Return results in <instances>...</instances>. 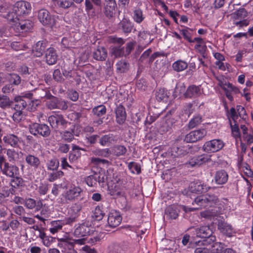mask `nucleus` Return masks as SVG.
Masks as SVG:
<instances>
[{
  "instance_id": "obj_1",
  "label": "nucleus",
  "mask_w": 253,
  "mask_h": 253,
  "mask_svg": "<svg viewBox=\"0 0 253 253\" xmlns=\"http://www.w3.org/2000/svg\"><path fill=\"white\" fill-rule=\"evenodd\" d=\"M218 201V199L215 195L213 194H206L201 195L195 198L194 202L197 205V207L193 208L184 207L186 212L191 211L199 210L203 208H207L208 207H212Z\"/></svg>"
},
{
  "instance_id": "obj_2",
  "label": "nucleus",
  "mask_w": 253,
  "mask_h": 253,
  "mask_svg": "<svg viewBox=\"0 0 253 253\" xmlns=\"http://www.w3.org/2000/svg\"><path fill=\"white\" fill-rule=\"evenodd\" d=\"M30 132L35 136L39 134L43 137H48L51 133L49 126L45 124L33 123L30 125Z\"/></svg>"
},
{
  "instance_id": "obj_3",
  "label": "nucleus",
  "mask_w": 253,
  "mask_h": 253,
  "mask_svg": "<svg viewBox=\"0 0 253 253\" xmlns=\"http://www.w3.org/2000/svg\"><path fill=\"white\" fill-rule=\"evenodd\" d=\"M52 128L55 129L66 128L71 123L66 121L62 115H55L49 116L48 118Z\"/></svg>"
},
{
  "instance_id": "obj_4",
  "label": "nucleus",
  "mask_w": 253,
  "mask_h": 253,
  "mask_svg": "<svg viewBox=\"0 0 253 253\" xmlns=\"http://www.w3.org/2000/svg\"><path fill=\"white\" fill-rule=\"evenodd\" d=\"M94 231V227L89 221L78 224L76 227L74 234L77 237H83L92 234Z\"/></svg>"
},
{
  "instance_id": "obj_5",
  "label": "nucleus",
  "mask_w": 253,
  "mask_h": 253,
  "mask_svg": "<svg viewBox=\"0 0 253 253\" xmlns=\"http://www.w3.org/2000/svg\"><path fill=\"white\" fill-rule=\"evenodd\" d=\"M47 99L48 101L46 102V106L50 110L58 109L65 110L68 107L66 101L52 94Z\"/></svg>"
},
{
  "instance_id": "obj_6",
  "label": "nucleus",
  "mask_w": 253,
  "mask_h": 253,
  "mask_svg": "<svg viewBox=\"0 0 253 253\" xmlns=\"http://www.w3.org/2000/svg\"><path fill=\"white\" fill-rule=\"evenodd\" d=\"M117 6L115 0H105L103 13L108 19L111 20L114 18Z\"/></svg>"
},
{
  "instance_id": "obj_7",
  "label": "nucleus",
  "mask_w": 253,
  "mask_h": 253,
  "mask_svg": "<svg viewBox=\"0 0 253 253\" xmlns=\"http://www.w3.org/2000/svg\"><path fill=\"white\" fill-rule=\"evenodd\" d=\"M193 147L189 144L185 143L183 145H176L172 147L171 149V155L174 157H183L187 154L193 153Z\"/></svg>"
},
{
  "instance_id": "obj_8",
  "label": "nucleus",
  "mask_w": 253,
  "mask_h": 253,
  "mask_svg": "<svg viewBox=\"0 0 253 253\" xmlns=\"http://www.w3.org/2000/svg\"><path fill=\"white\" fill-rule=\"evenodd\" d=\"M224 146L223 141L220 139H213L206 142L203 146V150L208 153L217 152Z\"/></svg>"
},
{
  "instance_id": "obj_9",
  "label": "nucleus",
  "mask_w": 253,
  "mask_h": 253,
  "mask_svg": "<svg viewBox=\"0 0 253 253\" xmlns=\"http://www.w3.org/2000/svg\"><path fill=\"white\" fill-rule=\"evenodd\" d=\"M31 4L25 1H19L15 3L13 8L17 15L21 16L28 14L31 10Z\"/></svg>"
},
{
  "instance_id": "obj_10",
  "label": "nucleus",
  "mask_w": 253,
  "mask_h": 253,
  "mask_svg": "<svg viewBox=\"0 0 253 253\" xmlns=\"http://www.w3.org/2000/svg\"><path fill=\"white\" fill-rule=\"evenodd\" d=\"M38 17L41 23L44 26L52 27L55 24L54 18L46 9L40 10L38 12Z\"/></svg>"
},
{
  "instance_id": "obj_11",
  "label": "nucleus",
  "mask_w": 253,
  "mask_h": 253,
  "mask_svg": "<svg viewBox=\"0 0 253 253\" xmlns=\"http://www.w3.org/2000/svg\"><path fill=\"white\" fill-rule=\"evenodd\" d=\"M129 246V243L126 241L113 242L108 247V253H124Z\"/></svg>"
},
{
  "instance_id": "obj_12",
  "label": "nucleus",
  "mask_w": 253,
  "mask_h": 253,
  "mask_svg": "<svg viewBox=\"0 0 253 253\" xmlns=\"http://www.w3.org/2000/svg\"><path fill=\"white\" fill-rule=\"evenodd\" d=\"M206 134L207 131L205 129L192 131L185 136L184 140L187 143L195 142L202 139Z\"/></svg>"
},
{
  "instance_id": "obj_13",
  "label": "nucleus",
  "mask_w": 253,
  "mask_h": 253,
  "mask_svg": "<svg viewBox=\"0 0 253 253\" xmlns=\"http://www.w3.org/2000/svg\"><path fill=\"white\" fill-rule=\"evenodd\" d=\"M193 235L197 237L205 238L211 235L213 233L212 229L210 226H201L197 228H191Z\"/></svg>"
},
{
  "instance_id": "obj_14",
  "label": "nucleus",
  "mask_w": 253,
  "mask_h": 253,
  "mask_svg": "<svg viewBox=\"0 0 253 253\" xmlns=\"http://www.w3.org/2000/svg\"><path fill=\"white\" fill-rule=\"evenodd\" d=\"M0 170L3 174L9 177H14L19 174V168L9 163H5Z\"/></svg>"
},
{
  "instance_id": "obj_15",
  "label": "nucleus",
  "mask_w": 253,
  "mask_h": 253,
  "mask_svg": "<svg viewBox=\"0 0 253 253\" xmlns=\"http://www.w3.org/2000/svg\"><path fill=\"white\" fill-rule=\"evenodd\" d=\"M47 47V42L45 40L40 41L37 42L32 47V53L37 57L42 56L43 53H45Z\"/></svg>"
},
{
  "instance_id": "obj_16",
  "label": "nucleus",
  "mask_w": 253,
  "mask_h": 253,
  "mask_svg": "<svg viewBox=\"0 0 253 253\" xmlns=\"http://www.w3.org/2000/svg\"><path fill=\"white\" fill-rule=\"evenodd\" d=\"M217 229L223 235L227 237H231L234 233L232 226L221 219L217 220Z\"/></svg>"
},
{
  "instance_id": "obj_17",
  "label": "nucleus",
  "mask_w": 253,
  "mask_h": 253,
  "mask_svg": "<svg viewBox=\"0 0 253 253\" xmlns=\"http://www.w3.org/2000/svg\"><path fill=\"white\" fill-rule=\"evenodd\" d=\"M58 55L56 50L53 47L46 49L44 55L45 62L49 65L55 64L57 60Z\"/></svg>"
},
{
  "instance_id": "obj_18",
  "label": "nucleus",
  "mask_w": 253,
  "mask_h": 253,
  "mask_svg": "<svg viewBox=\"0 0 253 253\" xmlns=\"http://www.w3.org/2000/svg\"><path fill=\"white\" fill-rule=\"evenodd\" d=\"M119 29L121 30L123 32L126 34H129L134 29V24L130 20L125 17L118 24Z\"/></svg>"
},
{
  "instance_id": "obj_19",
  "label": "nucleus",
  "mask_w": 253,
  "mask_h": 253,
  "mask_svg": "<svg viewBox=\"0 0 253 253\" xmlns=\"http://www.w3.org/2000/svg\"><path fill=\"white\" fill-rule=\"evenodd\" d=\"M211 161V156L207 154H202L192 158L189 164L192 167L200 166Z\"/></svg>"
},
{
  "instance_id": "obj_20",
  "label": "nucleus",
  "mask_w": 253,
  "mask_h": 253,
  "mask_svg": "<svg viewBox=\"0 0 253 253\" xmlns=\"http://www.w3.org/2000/svg\"><path fill=\"white\" fill-rule=\"evenodd\" d=\"M201 94L200 87L196 85H191L188 87L184 96L186 98H196Z\"/></svg>"
},
{
  "instance_id": "obj_21",
  "label": "nucleus",
  "mask_w": 253,
  "mask_h": 253,
  "mask_svg": "<svg viewBox=\"0 0 253 253\" xmlns=\"http://www.w3.org/2000/svg\"><path fill=\"white\" fill-rule=\"evenodd\" d=\"M179 211L176 206L170 205L166 209L164 218L170 220L175 219L178 216Z\"/></svg>"
},
{
  "instance_id": "obj_22",
  "label": "nucleus",
  "mask_w": 253,
  "mask_h": 253,
  "mask_svg": "<svg viewBox=\"0 0 253 253\" xmlns=\"http://www.w3.org/2000/svg\"><path fill=\"white\" fill-rule=\"evenodd\" d=\"M122 219V217L118 212H110L108 217V225L112 228L116 227L121 223Z\"/></svg>"
},
{
  "instance_id": "obj_23",
  "label": "nucleus",
  "mask_w": 253,
  "mask_h": 253,
  "mask_svg": "<svg viewBox=\"0 0 253 253\" xmlns=\"http://www.w3.org/2000/svg\"><path fill=\"white\" fill-rule=\"evenodd\" d=\"M116 121L120 125L124 123L126 118V113L125 108L122 104H120L115 109Z\"/></svg>"
},
{
  "instance_id": "obj_24",
  "label": "nucleus",
  "mask_w": 253,
  "mask_h": 253,
  "mask_svg": "<svg viewBox=\"0 0 253 253\" xmlns=\"http://www.w3.org/2000/svg\"><path fill=\"white\" fill-rule=\"evenodd\" d=\"M82 192L79 187H74L67 190L64 197L66 200L73 201L80 195Z\"/></svg>"
},
{
  "instance_id": "obj_25",
  "label": "nucleus",
  "mask_w": 253,
  "mask_h": 253,
  "mask_svg": "<svg viewBox=\"0 0 253 253\" xmlns=\"http://www.w3.org/2000/svg\"><path fill=\"white\" fill-rule=\"evenodd\" d=\"M81 150L85 151L84 148H82L75 144H72V151L70 152L69 155V159L71 162L77 161L81 157Z\"/></svg>"
},
{
  "instance_id": "obj_26",
  "label": "nucleus",
  "mask_w": 253,
  "mask_h": 253,
  "mask_svg": "<svg viewBox=\"0 0 253 253\" xmlns=\"http://www.w3.org/2000/svg\"><path fill=\"white\" fill-rule=\"evenodd\" d=\"M14 25L19 31L20 30L21 32H23L30 30L33 27V23L29 20H20L19 19Z\"/></svg>"
},
{
  "instance_id": "obj_27",
  "label": "nucleus",
  "mask_w": 253,
  "mask_h": 253,
  "mask_svg": "<svg viewBox=\"0 0 253 253\" xmlns=\"http://www.w3.org/2000/svg\"><path fill=\"white\" fill-rule=\"evenodd\" d=\"M2 140L6 146L10 145L14 147H17L19 142V138L13 134L6 135L3 136Z\"/></svg>"
},
{
  "instance_id": "obj_28",
  "label": "nucleus",
  "mask_w": 253,
  "mask_h": 253,
  "mask_svg": "<svg viewBox=\"0 0 253 253\" xmlns=\"http://www.w3.org/2000/svg\"><path fill=\"white\" fill-rule=\"evenodd\" d=\"M93 58L98 61H104L107 57V51L103 46H98L93 53Z\"/></svg>"
},
{
  "instance_id": "obj_29",
  "label": "nucleus",
  "mask_w": 253,
  "mask_h": 253,
  "mask_svg": "<svg viewBox=\"0 0 253 253\" xmlns=\"http://www.w3.org/2000/svg\"><path fill=\"white\" fill-rule=\"evenodd\" d=\"M214 178L216 184H223L227 181L228 175L225 170L221 169L216 172Z\"/></svg>"
},
{
  "instance_id": "obj_30",
  "label": "nucleus",
  "mask_w": 253,
  "mask_h": 253,
  "mask_svg": "<svg viewBox=\"0 0 253 253\" xmlns=\"http://www.w3.org/2000/svg\"><path fill=\"white\" fill-rule=\"evenodd\" d=\"M209 187L201 181L193 182L191 184L190 190L193 193H202L208 191Z\"/></svg>"
},
{
  "instance_id": "obj_31",
  "label": "nucleus",
  "mask_w": 253,
  "mask_h": 253,
  "mask_svg": "<svg viewBox=\"0 0 253 253\" xmlns=\"http://www.w3.org/2000/svg\"><path fill=\"white\" fill-rule=\"evenodd\" d=\"M62 139L65 141L67 142H71L74 139V135L78 136V134L76 133L75 126H74L73 128H71L70 130H65L60 132Z\"/></svg>"
},
{
  "instance_id": "obj_32",
  "label": "nucleus",
  "mask_w": 253,
  "mask_h": 253,
  "mask_svg": "<svg viewBox=\"0 0 253 253\" xmlns=\"http://www.w3.org/2000/svg\"><path fill=\"white\" fill-rule=\"evenodd\" d=\"M138 39L139 42L145 45H148L153 40V39L151 37L150 33L146 31L139 32Z\"/></svg>"
},
{
  "instance_id": "obj_33",
  "label": "nucleus",
  "mask_w": 253,
  "mask_h": 253,
  "mask_svg": "<svg viewBox=\"0 0 253 253\" xmlns=\"http://www.w3.org/2000/svg\"><path fill=\"white\" fill-rule=\"evenodd\" d=\"M25 161L29 166L34 169H37L41 165L40 159L34 155L31 154L26 156Z\"/></svg>"
},
{
  "instance_id": "obj_34",
  "label": "nucleus",
  "mask_w": 253,
  "mask_h": 253,
  "mask_svg": "<svg viewBox=\"0 0 253 253\" xmlns=\"http://www.w3.org/2000/svg\"><path fill=\"white\" fill-rule=\"evenodd\" d=\"M169 93L165 88H160L156 91L155 98L159 102H167L169 97Z\"/></svg>"
},
{
  "instance_id": "obj_35",
  "label": "nucleus",
  "mask_w": 253,
  "mask_h": 253,
  "mask_svg": "<svg viewBox=\"0 0 253 253\" xmlns=\"http://www.w3.org/2000/svg\"><path fill=\"white\" fill-rule=\"evenodd\" d=\"M14 101L16 102L14 108L15 110L22 111L26 108L28 104L27 102L20 96H16L14 98Z\"/></svg>"
},
{
  "instance_id": "obj_36",
  "label": "nucleus",
  "mask_w": 253,
  "mask_h": 253,
  "mask_svg": "<svg viewBox=\"0 0 253 253\" xmlns=\"http://www.w3.org/2000/svg\"><path fill=\"white\" fill-rule=\"evenodd\" d=\"M13 101L9 97L5 95L0 94V108L2 109L8 108L12 106Z\"/></svg>"
},
{
  "instance_id": "obj_37",
  "label": "nucleus",
  "mask_w": 253,
  "mask_h": 253,
  "mask_svg": "<svg viewBox=\"0 0 253 253\" xmlns=\"http://www.w3.org/2000/svg\"><path fill=\"white\" fill-rule=\"evenodd\" d=\"M25 205L29 209L36 208V210L39 211L42 207V203L40 201L36 203L34 199L29 198L25 201Z\"/></svg>"
},
{
  "instance_id": "obj_38",
  "label": "nucleus",
  "mask_w": 253,
  "mask_h": 253,
  "mask_svg": "<svg viewBox=\"0 0 253 253\" xmlns=\"http://www.w3.org/2000/svg\"><path fill=\"white\" fill-rule=\"evenodd\" d=\"M111 54L115 58L125 56V48L121 45L112 46L111 49Z\"/></svg>"
},
{
  "instance_id": "obj_39",
  "label": "nucleus",
  "mask_w": 253,
  "mask_h": 253,
  "mask_svg": "<svg viewBox=\"0 0 253 253\" xmlns=\"http://www.w3.org/2000/svg\"><path fill=\"white\" fill-rule=\"evenodd\" d=\"M46 166L48 170H57L59 166V162L57 159L53 158L48 161Z\"/></svg>"
},
{
  "instance_id": "obj_40",
  "label": "nucleus",
  "mask_w": 253,
  "mask_h": 253,
  "mask_svg": "<svg viewBox=\"0 0 253 253\" xmlns=\"http://www.w3.org/2000/svg\"><path fill=\"white\" fill-rule=\"evenodd\" d=\"M112 150L113 154L117 157L125 155L127 151L126 148L121 145L114 146Z\"/></svg>"
},
{
  "instance_id": "obj_41",
  "label": "nucleus",
  "mask_w": 253,
  "mask_h": 253,
  "mask_svg": "<svg viewBox=\"0 0 253 253\" xmlns=\"http://www.w3.org/2000/svg\"><path fill=\"white\" fill-rule=\"evenodd\" d=\"M10 181V185L11 187H14L15 188H18L22 187L24 185V181L18 175L15 176L14 177H12Z\"/></svg>"
},
{
  "instance_id": "obj_42",
  "label": "nucleus",
  "mask_w": 253,
  "mask_h": 253,
  "mask_svg": "<svg viewBox=\"0 0 253 253\" xmlns=\"http://www.w3.org/2000/svg\"><path fill=\"white\" fill-rule=\"evenodd\" d=\"M248 15V12L245 8H240L232 14L233 17L235 19H244Z\"/></svg>"
},
{
  "instance_id": "obj_43",
  "label": "nucleus",
  "mask_w": 253,
  "mask_h": 253,
  "mask_svg": "<svg viewBox=\"0 0 253 253\" xmlns=\"http://www.w3.org/2000/svg\"><path fill=\"white\" fill-rule=\"evenodd\" d=\"M187 66L188 65L186 62L181 60L175 62L172 65L173 69L178 72L185 70Z\"/></svg>"
},
{
  "instance_id": "obj_44",
  "label": "nucleus",
  "mask_w": 253,
  "mask_h": 253,
  "mask_svg": "<svg viewBox=\"0 0 253 253\" xmlns=\"http://www.w3.org/2000/svg\"><path fill=\"white\" fill-rule=\"evenodd\" d=\"M82 206L81 204L77 203L74 204L70 208L69 211L70 215H74L77 217H78L79 216L80 212L82 210Z\"/></svg>"
},
{
  "instance_id": "obj_45",
  "label": "nucleus",
  "mask_w": 253,
  "mask_h": 253,
  "mask_svg": "<svg viewBox=\"0 0 253 253\" xmlns=\"http://www.w3.org/2000/svg\"><path fill=\"white\" fill-rule=\"evenodd\" d=\"M37 93L41 98H45L46 99L49 98L51 95L48 88H38L37 89Z\"/></svg>"
},
{
  "instance_id": "obj_46",
  "label": "nucleus",
  "mask_w": 253,
  "mask_h": 253,
  "mask_svg": "<svg viewBox=\"0 0 253 253\" xmlns=\"http://www.w3.org/2000/svg\"><path fill=\"white\" fill-rule=\"evenodd\" d=\"M129 68V64L125 61H120L117 64V70L121 73L126 72Z\"/></svg>"
},
{
  "instance_id": "obj_47",
  "label": "nucleus",
  "mask_w": 253,
  "mask_h": 253,
  "mask_svg": "<svg viewBox=\"0 0 253 253\" xmlns=\"http://www.w3.org/2000/svg\"><path fill=\"white\" fill-rule=\"evenodd\" d=\"M92 113L97 117H100L106 113V108L104 105H99L92 109Z\"/></svg>"
},
{
  "instance_id": "obj_48",
  "label": "nucleus",
  "mask_w": 253,
  "mask_h": 253,
  "mask_svg": "<svg viewBox=\"0 0 253 253\" xmlns=\"http://www.w3.org/2000/svg\"><path fill=\"white\" fill-rule=\"evenodd\" d=\"M64 175V172L61 170H55L50 173L48 176V180L50 182H53L57 179L60 178Z\"/></svg>"
},
{
  "instance_id": "obj_49",
  "label": "nucleus",
  "mask_w": 253,
  "mask_h": 253,
  "mask_svg": "<svg viewBox=\"0 0 253 253\" xmlns=\"http://www.w3.org/2000/svg\"><path fill=\"white\" fill-rule=\"evenodd\" d=\"M202 121V118L200 115H197L190 120L188 124V127L190 129L193 128L194 127L200 125Z\"/></svg>"
},
{
  "instance_id": "obj_50",
  "label": "nucleus",
  "mask_w": 253,
  "mask_h": 253,
  "mask_svg": "<svg viewBox=\"0 0 253 253\" xmlns=\"http://www.w3.org/2000/svg\"><path fill=\"white\" fill-rule=\"evenodd\" d=\"M114 140L113 135L112 134L104 135L99 139V143L102 146L106 145L108 143H111Z\"/></svg>"
},
{
  "instance_id": "obj_51",
  "label": "nucleus",
  "mask_w": 253,
  "mask_h": 253,
  "mask_svg": "<svg viewBox=\"0 0 253 253\" xmlns=\"http://www.w3.org/2000/svg\"><path fill=\"white\" fill-rule=\"evenodd\" d=\"M224 249V244L221 242H215L211 247V253H222Z\"/></svg>"
},
{
  "instance_id": "obj_52",
  "label": "nucleus",
  "mask_w": 253,
  "mask_h": 253,
  "mask_svg": "<svg viewBox=\"0 0 253 253\" xmlns=\"http://www.w3.org/2000/svg\"><path fill=\"white\" fill-rule=\"evenodd\" d=\"M194 108L193 104L191 103H189L186 104L183 108V115L185 117H189L193 113Z\"/></svg>"
},
{
  "instance_id": "obj_53",
  "label": "nucleus",
  "mask_w": 253,
  "mask_h": 253,
  "mask_svg": "<svg viewBox=\"0 0 253 253\" xmlns=\"http://www.w3.org/2000/svg\"><path fill=\"white\" fill-rule=\"evenodd\" d=\"M133 19L137 23H140L144 20V17L140 9H137L134 11Z\"/></svg>"
},
{
  "instance_id": "obj_54",
  "label": "nucleus",
  "mask_w": 253,
  "mask_h": 253,
  "mask_svg": "<svg viewBox=\"0 0 253 253\" xmlns=\"http://www.w3.org/2000/svg\"><path fill=\"white\" fill-rule=\"evenodd\" d=\"M9 83L12 85H17L21 83L20 77L16 74H12L9 76Z\"/></svg>"
},
{
  "instance_id": "obj_55",
  "label": "nucleus",
  "mask_w": 253,
  "mask_h": 253,
  "mask_svg": "<svg viewBox=\"0 0 253 253\" xmlns=\"http://www.w3.org/2000/svg\"><path fill=\"white\" fill-rule=\"evenodd\" d=\"M104 215V213L100 208L96 207L94 210L92 216L95 220L99 221L103 218Z\"/></svg>"
},
{
  "instance_id": "obj_56",
  "label": "nucleus",
  "mask_w": 253,
  "mask_h": 253,
  "mask_svg": "<svg viewBox=\"0 0 253 253\" xmlns=\"http://www.w3.org/2000/svg\"><path fill=\"white\" fill-rule=\"evenodd\" d=\"M96 179L95 172H93L92 174L87 176L85 178V181L88 186L92 187L97 184Z\"/></svg>"
},
{
  "instance_id": "obj_57",
  "label": "nucleus",
  "mask_w": 253,
  "mask_h": 253,
  "mask_svg": "<svg viewBox=\"0 0 253 253\" xmlns=\"http://www.w3.org/2000/svg\"><path fill=\"white\" fill-rule=\"evenodd\" d=\"M128 167L133 173L135 171L136 172L137 174H139L141 172V168L140 165L134 162H130L128 165Z\"/></svg>"
},
{
  "instance_id": "obj_58",
  "label": "nucleus",
  "mask_w": 253,
  "mask_h": 253,
  "mask_svg": "<svg viewBox=\"0 0 253 253\" xmlns=\"http://www.w3.org/2000/svg\"><path fill=\"white\" fill-rule=\"evenodd\" d=\"M57 4L60 7L68 8L74 5V2L70 0H58Z\"/></svg>"
},
{
  "instance_id": "obj_59",
  "label": "nucleus",
  "mask_w": 253,
  "mask_h": 253,
  "mask_svg": "<svg viewBox=\"0 0 253 253\" xmlns=\"http://www.w3.org/2000/svg\"><path fill=\"white\" fill-rule=\"evenodd\" d=\"M64 246L65 251L63 253H78L74 249V245L72 243L65 242Z\"/></svg>"
},
{
  "instance_id": "obj_60",
  "label": "nucleus",
  "mask_w": 253,
  "mask_h": 253,
  "mask_svg": "<svg viewBox=\"0 0 253 253\" xmlns=\"http://www.w3.org/2000/svg\"><path fill=\"white\" fill-rule=\"evenodd\" d=\"M94 154L98 156L108 157L111 154L108 148L103 149H96L94 151Z\"/></svg>"
},
{
  "instance_id": "obj_61",
  "label": "nucleus",
  "mask_w": 253,
  "mask_h": 253,
  "mask_svg": "<svg viewBox=\"0 0 253 253\" xmlns=\"http://www.w3.org/2000/svg\"><path fill=\"white\" fill-rule=\"evenodd\" d=\"M52 225L53 227L50 228L49 230L50 232L52 234H54L57 232L62 228V225L60 224V222L59 221H53L52 222Z\"/></svg>"
},
{
  "instance_id": "obj_62",
  "label": "nucleus",
  "mask_w": 253,
  "mask_h": 253,
  "mask_svg": "<svg viewBox=\"0 0 253 253\" xmlns=\"http://www.w3.org/2000/svg\"><path fill=\"white\" fill-rule=\"evenodd\" d=\"M53 78L56 82L59 83H62L64 81V79L59 69H56L53 71Z\"/></svg>"
},
{
  "instance_id": "obj_63",
  "label": "nucleus",
  "mask_w": 253,
  "mask_h": 253,
  "mask_svg": "<svg viewBox=\"0 0 253 253\" xmlns=\"http://www.w3.org/2000/svg\"><path fill=\"white\" fill-rule=\"evenodd\" d=\"M174 123V120L171 118H168L166 119L165 123L162 126V128H163V131H168L171 128V126Z\"/></svg>"
},
{
  "instance_id": "obj_64",
  "label": "nucleus",
  "mask_w": 253,
  "mask_h": 253,
  "mask_svg": "<svg viewBox=\"0 0 253 253\" xmlns=\"http://www.w3.org/2000/svg\"><path fill=\"white\" fill-rule=\"evenodd\" d=\"M67 95L68 98L73 101H76L79 98L78 92L73 89L68 90Z\"/></svg>"
}]
</instances>
